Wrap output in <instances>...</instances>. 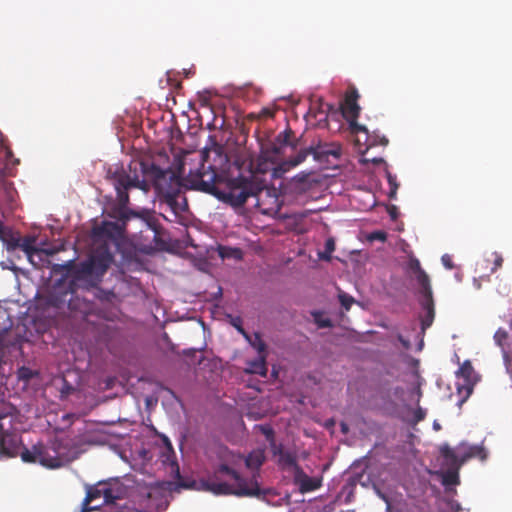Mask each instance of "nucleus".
Masks as SVG:
<instances>
[{
  "label": "nucleus",
  "mask_w": 512,
  "mask_h": 512,
  "mask_svg": "<svg viewBox=\"0 0 512 512\" xmlns=\"http://www.w3.org/2000/svg\"><path fill=\"white\" fill-rule=\"evenodd\" d=\"M265 461V454L262 449H256L250 452L245 458V465L251 470H258Z\"/></svg>",
  "instance_id": "obj_24"
},
{
  "label": "nucleus",
  "mask_w": 512,
  "mask_h": 512,
  "mask_svg": "<svg viewBox=\"0 0 512 512\" xmlns=\"http://www.w3.org/2000/svg\"><path fill=\"white\" fill-rule=\"evenodd\" d=\"M25 449H28L21 443V439L15 434H6L0 437V451L10 457L20 456Z\"/></svg>",
  "instance_id": "obj_16"
},
{
  "label": "nucleus",
  "mask_w": 512,
  "mask_h": 512,
  "mask_svg": "<svg viewBox=\"0 0 512 512\" xmlns=\"http://www.w3.org/2000/svg\"><path fill=\"white\" fill-rule=\"evenodd\" d=\"M441 261H442V264L445 268L451 270L454 268V264H453V261H452V257L449 255V254H444L442 257H441Z\"/></svg>",
  "instance_id": "obj_41"
},
{
  "label": "nucleus",
  "mask_w": 512,
  "mask_h": 512,
  "mask_svg": "<svg viewBox=\"0 0 512 512\" xmlns=\"http://www.w3.org/2000/svg\"><path fill=\"white\" fill-rule=\"evenodd\" d=\"M200 484L203 490L214 495H236L240 497H261L265 495L255 476L248 481L226 464H221L213 475L201 480Z\"/></svg>",
  "instance_id": "obj_4"
},
{
  "label": "nucleus",
  "mask_w": 512,
  "mask_h": 512,
  "mask_svg": "<svg viewBox=\"0 0 512 512\" xmlns=\"http://www.w3.org/2000/svg\"><path fill=\"white\" fill-rule=\"evenodd\" d=\"M294 479L296 484L299 485L301 492L314 491L320 487V482L310 476H308L301 467H297V471L294 473Z\"/></svg>",
  "instance_id": "obj_20"
},
{
  "label": "nucleus",
  "mask_w": 512,
  "mask_h": 512,
  "mask_svg": "<svg viewBox=\"0 0 512 512\" xmlns=\"http://www.w3.org/2000/svg\"><path fill=\"white\" fill-rule=\"evenodd\" d=\"M387 212L392 220H396L399 216V211L397 206L390 205L387 207Z\"/></svg>",
  "instance_id": "obj_44"
},
{
  "label": "nucleus",
  "mask_w": 512,
  "mask_h": 512,
  "mask_svg": "<svg viewBox=\"0 0 512 512\" xmlns=\"http://www.w3.org/2000/svg\"><path fill=\"white\" fill-rule=\"evenodd\" d=\"M263 201L265 204H263L262 207H258L264 214H267L269 213L270 211H272L275 207H278V196L276 195V202L275 204H272L270 202V199L263 195Z\"/></svg>",
  "instance_id": "obj_36"
},
{
  "label": "nucleus",
  "mask_w": 512,
  "mask_h": 512,
  "mask_svg": "<svg viewBox=\"0 0 512 512\" xmlns=\"http://www.w3.org/2000/svg\"><path fill=\"white\" fill-rule=\"evenodd\" d=\"M18 241V237L17 238H14L12 237L9 241H8V249H15L17 248L18 246H14V244H16Z\"/></svg>",
  "instance_id": "obj_48"
},
{
  "label": "nucleus",
  "mask_w": 512,
  "mask_h": 512,
  "mask_svg": "<svg viewBox=\"0 0 512 512\" xmlns=\"http://www.w3.org/2000/svg\"><path fill=\"white\" fill-rule=\"evenodd\" d=\"M218 255L222 259L234 258L237 260L242 259V250L239 248H232L220 245L217 249Z\"/></svg>",
  "instance_id": "obj_30"
},
{
  "label": "nucleus",
  "mask_w": 512,
  "mask_h": 512,
  "mask_svg": "<svg viewBox=\"0 0 512 512\" xmlns=\"http://www.w3.org/2000/svg\"><path fill=\"white\" fill-rule=\"evenodd\" d=\"M114 260L113 254L107 245L99 246L88 260L78 264L74 280L70 283L71 295L76 294L81 287L89 288L96 285V281L107 272Z\"/></svg>",
  "instance_id": "obj_5"
},
{
  "label": "nucleus",
  "mask_w": 512,
  "mask_h": 512,
  "mask_svg": "<svg viewBox=\"0 0 512 512\" xmlns=\"http://www.w3.org/2000/svg\"><path fill=\"white\" fill-rule=\"evenodd\" d=\"M122 491L120 488L111 487L107 483H98L87 488L86 496L82 502L81 512L96 510L101 505H106L113 510L116 501L121 500Z\"/></svg>",
  "instance_id": "obj_7"
},
{
  "label": "nucleus",
  "mask_w": 512,
  "mask_h": 512,
  "mask_svg": "<svg viewBox=\"0 0 512 512\" xmlns=\"http://www.w3.org/2000/svg\"><path fill=\"white\" fill-rule=\"evenodd\" d=\"M450 506H451V510H452L453 512H459V511L461 510V506H460V504H459V503H456V502L451 501V502H450Z\"/></svg>",
  "instance_id": "obj_49"
},
{
  "label": "nucleus",
  "mask_w": 512,
  "mask_h": 512,
  "mask_svg": "<svg viewBox=\"0 0 512 512\" xmlns=\"http://www.w3.org/2000/svg\"><path fill=\"white\" fill-rule=\"evenodd\" d=\"M266 356L267 355H258L257 359L248 361L246 372L250 374H258L260 376L265 377L268 372L266 366Z\"/></svg>",
  "instance_id": "obj_23"
},
{
  "label": "nucleus",
  "mask_w": 512,
  "mask_h": 512,
  "mask_svg": "<svg viewBox=\"0 0 512 512\" xmlns=\"http://www.w3.org/2000/svg\"><path fill=\"white\" fill-rule=\"evenodd\" d=\"M22 461L26 463H39L49 469H56L64 464V459L57 449L56 442L49 446L37 443L30 449H25L22 453Z\"/></svg>",
  "instance_id": "obj_8"
},
{
  "label": "nucleus",
  "mask_w": 512,
  "mask_h": 512,
  "mask_svg": "<svg viewBox=\"0 0 512 512\" xmlns=\"http://www.w3.org/2000/svg\"><path fill=\"white\" fill-rule=\"evenodd\" d=\"M425 416H426V411L424 409H422L421 407H418L414 411V422L418 423V422L424 420Z\"/></svg>",
  "instance_id": "obj_42"
},
{
  "label": "nucleus",
  "mask_w": 512,
  "mask_h": 512,
  "mask_svg": "<svg viewBox=\"0 0 512 512\" xmlns=\"http://www.w3.org/2000/svg\"><path fill=\"white\" fill-rule=\"evenodd\" d=\"M387 179H388V183H389V186H390L389 197L390 198H394L396 196L397 189H398V184L396 182V177L391 175L390 173H388L387 174Z\"/></svg>",
  "instance_id": "obj_38"
},
{
  "label": "nucleus",
  "mask_w": 512,
  "mask_h": 512,
  "mask_svg": "<svg viewBox=\"0 0 512 512\" xmlns=\"http://www.w3.org/2000/svg\"><path fill=\"white\" fill-rule=\"evenodd\" d=\"M34 238L26 236L24 238L18 237V241L14 246H19L26 255L31 258V256L35 253H39V248H36L34 244Z\"/></svg>",
  "instance_id": "obj_28"
},
{
  "label": "nucleus",
  "mask_w": 512,
  "mask_h": 512,
  "mask_svg": "<svg viewBox=\"0 0 512 512\" xmlns=\"http://www.w3.org/2000/svg\"><path fill=\"white\" fill-rule=\"evenodd\" d=\"M139 165L143 179L139 178L136 168H134L133 175L121 169L115 171L111 176L117 201V207L112 212L114 218L125 225L133 217H142L139 212L127 207L129 204L128 191L131 188H138L147 193L153 187L160 200L166 203L175 214L187 209L186 198L181 196L183 188H185V181L177 172L170 168L161 169L150 161H141Z\"/></svg>",
  "instance_id": "obj_2"
},
{
  "label": "nucleus",
  "mask_w": 512,
  "mask_h": 512,
  "mask_svg": "<svg viewBox=\"0 0 512 512\" xmlns=\"http://www.w3.org/2000/svg\"><path fill=\"white\" fill-rule=\"evenodd\" d=\"M261 433L265 436L266 440L269 442V446L271 450H275L278 443L275 440V433L272 427L269 425H262L260 427Z\"/></svg>",
  "instance_id": "obj_32"
},
{
  "label": "nucleus",
  "mask_w": 512,
  "mask_h": 512,
  "mask_svg": "<svg viewBox=\"0 0 512 512\" xmlns=\"http://www.w3.org/2000/svg\"><path fill=\"white\" fill-rule=\"evenodd\" d=\"M139 165L143 179L139 178L136 168H134L133 175L121 169L115 171L111 176L117 201V207L112 212L114 218L125 225L133 217H142L139 212L127 207L129 204L128 191L131 188H138L147 193L153 187L160 200L166 203L175 214L187 209L186 198L181 196L183 188H185V181L177 172L170 168L161 169L150 161H141Z\"/></svg>",
  "instance_id": "obj_1"
},
{
  "label": "nucleus",
  "mask_w": 512,
  "mask_h": 512,
  "mask_svg": "<svg viewBox=\"0 0 512 512\" xmlns=\"http://www.w3.org/2000/svg\"><path fill=\"white\" fill-rule=\"evenodd\" d=\"M20 378L23 379H30L31 378V371L27 368H21L19 371Z\"/></svg>",
  "instance_id": "obj_46"
},
{
  "label": "nucleus",
  "mask_w": 512,
  "mask_h": 512,
  "mask_svg": "<svg viewBox=\"0 0 512 512\" xmlns=\"http://www.w3.org/2000/svg\"><path fill=\"white\" fill-rule=\"evenodd\" d=\"M231 325L241 333L244 338H248V332L242 326V319L240 317H234L231 319Z\"/></svg>",
  "instance_id": "obj_39"
},
{
  "label": "nucleus",
  "mask_w": 512,
  "mask_h": 512,
  "mask_svg": "<svg viewBox=\"0 0 512 512\" xmlns=\"http://www.w3.org/2000/svg\"><path fill=\"white\" fill-rule=\"evenodd\" d=\"M249 344L258 352V355L266 354V344L262 340L260 333L256 332L253 335L248 333V338H245Z\"/></svg>",
  "instance_id": "obj_29"
},
{
  "label": "nucleus",
  "mask_w": 512,
  "mask_h": 512,
  "mask_svg": "<svg viewBox=\"0 0 512 512\" xmlns=\"http://www.w3.org/2000/svg\"><path fill=\"white\" fill-rule=\"evenodd\" d=\"M335 250V242L332 238H329L325 243V252L321 253L319 256L323 260H330L331 253Z\"/></svg>",
  "instance_id": "obj_35"
},
{
  "label": "nucleus",
  "mask_w": 512,
  "mask_h": 512,
  "mask_svg": "<svg viewBox=\"0 0 512 512\" xmlns=\"http://www.w3.org/2000/svg\"><path fill=\"white\" fill-rule=\"evenodd\" d=\"M494 265L493 267L491 268V272L494 273L498 268H500L503 264V257L498 254V253H494Z\"/></svg>",
  "instance_id": "obj_43"
},
{
  "label": "nucleus",
  "mask_w": 512,
  "mask_h": 512,
  "mask_svg": "<svg viewBox=\"0 0 512 512\" xmlns=\"http://www.w3.org/2000/svg\"><path fill=\"white\" fill-rule=\"evenodd\" d=\"M315 323L319 328H330L332 327V321L329 318H323L320 312L313 313Z\"/></svg>",
  "instance_id": "obj_34"
},
{
  "label": "nucleus",
  "mask_w": 512,
  "mask_h": 512,
  "mask_svg": "<svg viewBox=\"0 0 512 512\" xmlns=\"http://www.w3.org/2000/svg\"><path fill=\"white\" fill-rule=\"evenodd\" d=\"M458 375L464 379V384L472 389L475 383V372L470 361H465L458 370Z\"/></svg>",
  "instance_id": "obj_25"
},
{
  "label": "nucleus",
  "mask_w": 512,
  "mask_h": 512,
  "mask_svg": "<svg viewBox=\"0 0 512 512\" xmlns=\"http://www.w3.org/2000/svg\"><path fill=\"white\" fill-rule=\"evenodd\" d=\"M121 232V226L115 222H104L101 226L94 229L95 235L105 236L111 239L120 236Z\"/></svg>",
  "instance_id": "obj_22"
},
{
  "label": "nucleus",
  "mask_w": 512,
  "mask_h": 512,
  "mask_svg": "<svg viewBox=\"0 0 512 512\" xmlns=\"http://www.w3.org/2000/svg\"><path fill=\"white\" fill-rule=\"evenodd\" d=\"M445 464L448 466V470L443 474V485H457L459 483L458 472L460 468H455L450 461H445Z\"/></svg>",
  "instance_id": "obj_27"
},
{
  "label": "nucleus",
  "mask_w": 512,
  "mask_h": 512,
  "mask_svg": "<svg viewBox=\"0 0 512 512\" xmlns=\"http://www.w3.org/2000/svg\"><path fill=\"white\" fill-rule=\"evenodd\" d=\"M314 160L320 163L338 161L342 155V146L338 142L319 141L311 145Z\"/></svg>",
  "instance_id": "obj_13"
},
{
  "label": "nucleus",
  "mask_w": 512,
  "mask_h": 512,
  "mask_svg": "<svg viewBox=\"0 0 512 512\" xmlns=\"http://www.w3.org/2000/svg\"><path fill=\"white\" fill-rule=\"evenodd\" d=\"M419 292L421 294L420 305L424 311V315L421 317V328L425 331L432 325L435 317L433 293L431 288L419 290Z\"/></svg>",
  "instance_id": "obj_15"
},
{
  "label": "nucleus",
  "mask_w": 512,
  "mask_h": 512,
  "mask_svg": "<svg viewBox=\"0 0 512 512\" xmlns=\"http://www.w3.org/2000/svg\"><path fill=\"white\" fill-rule=\"evenodd\" d=\"M322 182L323 179L318 173L302 171L290 179L287 187L293 195L302 196L319 190Z\"/></svg>",
  "instance_id": "obj_10"
},
{
  "label": "nucleus",
  "mask_w": 512,
  "mask_h": 512,
  "mask_svg": "<svg viewBox=\"0 0 512 512\" xmlns=\"http://www.w3.org/2000/svg\"><path fill=\"white\" fill-rule=\"evenodd\" d=\"M382 161H383L382 159H374V160H373V162H374V163H380V162H382Z\"/></svg>",
  "instance_id": "obj_52"
},
{
  "label": "nucleus",
  "mask_w": 512,
  "mask_h": 512,
  "mask_svg": "<svg viewBox=\"0 0 512 512\" xmlns=\"http://www.w3.org/2000/svg\"><path fill=\"white\" fill-rule=\"evenodd\" d=\"M275 450H271L273 456L278 457V465L282 469H293L294 473L297 471V467H300L297 463V457L294 453L286 451L282 444H278Z\"/></svg>",
  "instance_id": "obj_18"
},
{
  "label": "nucleus",
  "mask_w": 512,
  "mask_h": 512,
  "mask_svg": "<svg viewBox=\"0 0 512 512\" xmlns=\"http://www.w3.org/2000/svg\"><path fill=\"white\" fill-rule=\"evenodd\" d=\"M364 134L366 135L365 141L368 148L377 145L386 146L389 143V140L384 135H378L376 133L369 135L368 132Z\"/></svg>",
  "instance_id": "obj_31"
},
{
  "label": "nucleus",
  "mask_w": 512,
  "mask_h": 512,
  "mask_svg": "<svg viewBox=\"0 0 512 512\" xmlns=\"http://www.w3.org/2000/svg\"><path fill=\"white\" fill-rule=\"evenodd\" d=\"M68 307L71 310L86 312V310L89 308V303L86 300H81L76 296L75 298L69 299Z\"/></svg>",
  "instance_id": "obj_33"
},
{
  "label": "nucleus",
  "mask_w": 512,
  "mask_h": 512,
  "mask_svg": "<svg viewBox=\"0 0 512 512\" xmlns=\"http://www.w3.org/2000/svg\"><path fill=\"white\" fill-rule=\"evenodd\" d=\"M0 239L3 241L6 240L5 227L1 221H0Z\"/></svg>",
  "instance_id": "obj_50"
},
{
  "label": "nucleus",
  "mask_w": 512,
  "mask_h": 512,
  "mask_svg": "<svg viewBox=\"0 0 512 512\" xmlns=\"http://www.w3.org/2000/svg\"><path fill=\"white\" fill-rule=\"evenodd\" d=\"M223 183L224 189L220 190L217 199L234 208L242 207L250 197L255 198L256 207H262L265 204L263 195L267 196L272 204L276 202V190L268 187L266 181L257 176L252 180L239 176L227 179Z\"/></svg>",
  "instance_id": "obj_3"
},
{
  "label": "nucleus",
  "mask_w": 512,
  "mask_h": 512,
  "mask_svg": "<svg viewBox=\"0 0 512 512\" xmlns=\"http://www.w3.org/2000/svg\"><path fill=\"white\" fill-rule=\"evenodd\" d=\"M77 268H78V264H75V260H69L63 264H55L53 266V271L55 273L66 272L67 274H69L71 276V279H70V281L68 283V287H67V290L70 294H71V291L69 289V285L74 280L75 270Z\"/></svg>",
  "instance_id": "obj_26"
},
{
  "label": "nucleus",
  "mask_w": 512,
  "mask_h": 512,
  "mask_svg": "<svg viewBox=\"0 0 512 512\" xmlns=\"http://www.w3.org/2000/svg\"><path fill=\"white\" fill-rule=\"evenodd\" d=\"M434 428H435V429H440V426H439V424H437V423H434Z\"/></svg>",
  "instance_id": "obj_53"
},
{
  "label": "nucleus",
  "mask_w": 512,
  "mask_h": 512,
  "mask_svg": "<svg viewBox=\"0 0 512 512\" xmlns=\"http://www.w3.org/2000/svg\"><path fill=\"white\" fill-rule=\"evenodd\" d=\"M409 269L415 274V278L420 287L419 290L431 288L430 279L427 273L421 268L420 262L416 258H412L408 264Z\"/></svg>",
  "instance_id": "obj_21"
},
{
  "label": "nucleus",
  "mask_w": 512,
  "mask_h": 512,
  "mask_svg": "<svg viewBox=\"0 0 512 512\" xmlns=\"http://www.w3.org/2000/svg\"><path fill=\"white\" fill-rule=\"evenodd\" d=\"M440 455L444 461H450L455 468H460L471 458H479L484 461L487 458V451L483 446L460 444L455 450L447 443L439 447Z\"/></svg>",
  "instance_id": "obj_9"
},
{
  "label": "nucleus",
  "mask_w": 512,
  "mask_h": 512,
  "mask_svg": "<svg viewBox=\"0 0 512 512\" xmlns=\"http://www.w3.org/2000/svg\"><path fill=\"white\" fill-rule=\"evenodd\" d=\"M416 392H417L418 399H419V398L421 397V395H422L421 389L418 387V388L416 389Z\"/></svg>",
  "instance_id": "obj_51"
},
{
  "label": "nucleus",
  "mask_w": 512,
  "mask_h": 512,
  "mask_svg": "<svg viewBox=\"0 0 512 512\" xmlns=\"http://www.w3.org/2000/svg\"><path fill=\"white\" fill-rule=\"evenodd\" d=\"M339 301L342 305V307H344L345 310H349L351 305L354 303V298L344 292H341L339 294Z\"/></svg>",
  "instance_id": "obj_37"
},
{
  "label": "nucleus",
  "mask_w": 512,
  "mask_h": 512,
  "mask_svg": "<svg viewBox=\"0 0 512 512\" xmlns=\"http://www.w3.org/2000/svg\"><path fill=\"white\" fill-rule=\"evenodd\" d=\"M58 251H59V249H58V248H55V247L39 249V253H43V254H45L46 256H53V255H54V254H56Z\"/></svg>",
  "instance_id": "obj_45"
},
{
  "label": "nucleus",
  "mask_w": 512,
  "mask_h": 512,
  "mask_svg": "<svg viewBox=\"0 0 512 512\" xmlns=\"http://www.w3.org/2000/svg\"><path fill=\"white\" fill-rule=\"evenodd\" d=\"M277 156L273 155L271 150L267 148L265 151L261 153L258 157L255 164H253V171L251 175L248 177L250 180L253 179L254 176H257L259 179H263L261 175L266 174L267 172H272V177L274 176V170L278 169V165L275 166L274 159Z\"/></svg>",
  "instance_id": "obj_14"
},
{
  "label": "nucleus",
  "mask_w": 512,
  "mask_h": 512,
  "mask_svg": "<svg viewBox=\"0 0 512 512\" xmlns=\"http://www.w3.org/2000/svg\"><path fill=\"white\" fill-rule=\"evenodd\" d=\"M179 487L188 488L189 485L183 482H165L161 485L151 486L148 488L146 493V507L148 509H164L167 506L165 499V492L179 491Z\"/></svg>",
  "instance_id": "obj_12"
},
{
  "label": "nucleus",
  "mask_w": 512,
  "mask_h": 512,
  "mask_svg": "<svg viewBox=\"0 0 512 512\" xmlns=\"http://www.w3.org/2000/svg\"><path fill=\"white\" fill-rule=\"evenodd\" d=\"M309 155H312L311 146L301 149L295 156H292L278 164V169L274 170L275 177H281L284 173L302 164Z\"/></svg>",
  "instance_id": "obj_17"
},
{
  "label": "nucleus",
  "mask_w": 512,
  "mask_h": 512,
  "mask_svg": "<svg viewBox=\"0 0 512 512\" xmlns=\"http://www.w3.org/2000/svg\"><path fill=\"white\" fill-rule=\"evenodd\" d=\"M177 477H178V479L181 478L179 469H177Z\"/></svg>",
  "instance_id": "obj_54"
},
{
  "label": "nucleus",
  "mask_w": 512,
  "mask_h": 512,
  "mask_svg": "<svg viewBox=\"0 0 512 512\" xmlns=\"http://www.w3.org/2000/svg\"><path fill=\"white\" fill-rule=\"evenodd\" d=\"M293 136L294 132L290 128L284 130L283 132H280L276 136L275 141L269 147L272 154L275 156L281 155L282 148L284 146H291L293 149H295L298 145V141L296 140L295 142H293L291 140Z\"/></svg>",
  "instance_id": "obj_19"
},
{
  "label": "nucleus",
  "mask_w": 512,
  "mask_h": 512,
  "mask_svg": "<svg viewBox=\"0 0 512 512\" xmlns=\"http://www.w3.org/2000/svg\"><path fill=\"white\" fill-rule=\"evenodd\" d=\"M359 93L356 88L352 87L347 90L344 102L341 105L343 117L349 122L351 131L357 133H367V128L357 123L360 113V106L358 105Z\"/></svg>",
  "instance_id": "obj_11"
},
{
  "label": "nucleus",
  "mask_w": 512,
  "mask_h": 512,
  "mask_svg": "<svg viewBox=\"0 0 512 512\" xmlns=\"http://www.w3.org/2000/svg\"><path fill=\"white\" fill-rule=\"evenodd\" d=\"M368 239L370 241L377 240V241L385 242L387 239V233L384 231H380V230L373 231L372 233L369 234Z\"/></svg>",
  "instance_id": "obj_40"
},
{
  "label": "nucleus",
  "mask_w": 512,
  "mask_h": 512,
  "mask_svg": "<svg viewBox=\"0 0 512 512\" xmlns=\"http://www.w3.org/2000/svg\"><path fill=\"white\" fill-rule=\"evenodd\" d=\"M209 152L208 148L203 149L200 166L195 170H190L184 178L185 188L204 192L217 198L220 194V185L223 183V178L213 165H206Z\"/></svg>",
  "instance_id": "obj_6"
},
{
  "label": "nucleus",
  "mask_w": 512,
  "mask_h": 512,
  "mask_svg": "<svg viewBox=\"0 0 512 512\" xmlns=\"http://www.w3.org/2000/svg\"><path fill=\"white\" fill-rule=\"evenodd\" d=\"M398 340L399 342L402 344V346L405 348V349H409L410 348V341L405 339L402 335H398Z\"/></svg>",
  "instance_id": "obj_47"
}]
</instances>
